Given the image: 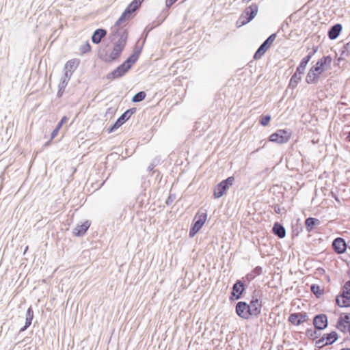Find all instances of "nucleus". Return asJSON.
I'll return each instance as SVG.
<instances>
[{
    "mask_svg": "<svg viewBox=\"0 0 350 350\" xmlns=\"http://www.w3.org/2000/svg\"><path fill=\"white\" fill-rule=\"evenodd\" d=\"M234 181V178L233 176H230L217 184L214 188V198L217 199L224 195L229 187L232 185Z\"/></svg>",
    "mask_w": 350,
    "mask_h": 350,
    "instance_id": "f257e3e1",
    "label": "nucleus"
},
{
    "mask_svg": "<svg viewBox=\"0 0 350 350\" xmlns=\"http://www.w3.org/2000/svg\"><path fill=\"white\" fill-rule=\"evenodd\" d=\"M336 304L340 307H350V280L343 286V291L336 298Z\"/></svg>",
    "mask_w": 350,
    "mask_h": 350,
    "instance_id": "f03ea898",
    "label": "nucleus"
},
{
    "mask_svg": "<svg viewBox=\"0 0 350 350\" xmlns=\"http://www.w3.org/2000/svg\"><path fill=\"white\" fill-rule=\"evenodd\" d=\"M291 136V134L288 131L280 129L272 133L269 136V140L271 142L282 144L288 142Z\"/></svg>",
    "mask_w": 350,
    "mask_h": 350,
    "instance_id": "7ed1b4c3",
    "label": "nucleus"
},
{
    "mask_svg": "<svg viewBox=\"0 0 350 350\" xmlns=\"http://www.w3.org/2000/svg\"><path fill=\"white\" fill-rule=\"evenodd\" d=\"M276 38V33H272L259 46L254 55V59H260L266 51L270 48L273 42Z\"/></svg>",
    "mask_w": 350,
    "mask_h": 350,
    "instance_id": "20e7f679",
    "label": "nucleus"
},
{
    "mask_svg": "<svg viewBox=\"0 0 350 350\" xmlns=\"http://www.w3.org/2000/svg\"><path fill=\"white\" fill-rule=\"evenodd\" d=\"M207 218L206 213L199 214L196 216L194 222L189 230V236L193 237L202 228Z\"/></svg>",
    "mask_w": 350,
    "mask_h": 350,
    "instance_id": "39448f33",
    "label": "nucleus"
},
{
    "mask_svg": "<svg viewBox=\"0 0 350 350\" xmlns=\"http://www.w3.org/2000/svg\"><path fill=\"white\" fill-rule=\"evenodd\" d=\"M135 112V109L132 108L126 110L125 112H124L120 117L118 118V120L116 121V122L108 129V133H112L115 131L116 129H118L119 127H120L124 122H126Z\"/></svg>",
    "mask_w": 350,
    "mask_h": 350,
    "instance_id": "423d86ee",
    "label": "nucleus"
},
{
    "mask_svg": "<svg viewBox=\"0 0 350 350\" xmlns=\"http://www.w3.org/2000/svg\"><path fill=\"white\" fill-rule=\"evenodd\" d=\"M332 59L329 55L323 56L318 60L314 66L312 68L314 70L321 75L330 66Z\"/></svg>",
    "mask_w": 350,
    "mask_h": 350,
    "instance_id": "0eeeda50",
    "label": "nucleus"
},
{
    "mask_svg": "<svg viewBox=\"0 0 350 350\" xmlns=\"http://www.w3.org/2000/svg\"><path fill=\"white\" fill-rule=\"evenodd\" d=\"M236 313L243 319H249L252 316L249 305L245 301H239L237 304Z\"/></svg>",
    "mask_w": 350,
    "mask_h": 350,
    "instance_id": "6e6552de",
    "label": "nucleus"
},
{
    "mask_svg": "<svg viewBox=\"0 0 350 350\" xmlns=\"http://www.w3.org/2000/svg\"><path fill=\"white\" fill-rule=\"evenodd\" d=\"M248 305L252 316L258 317L260 314L262 301L258 299L256 291H254L252 298Z\"/></svg>",
    "mask_w": 350,
    "mask_h": 350,
    "instance_id": "1a4fd4ad",
    "label": "nucleus"
},
{
    "mask_svg": "<svg viewBox=\"0 0 350 350\" xmlns=\"http://www.w3.org/2000/svg\"><path fill=\"white\" fill-rule=\"evenodd\" d=\"M338 338V335L336 332H332L329 334H324L319 340L316 341V346L319 348L325 345H332Z\"/></svg>",
    "mask_w": 350,
    "mask_h": 350,
    "instance_id": "9d476101",
    "label": "nucleus"
},
{
    "mask_svg": "<svg viewBox=\"0 0 350 350\" xmlns=\"http://www.w3.org/2000/svg\"><path fill=\"white\" fill-rule=\"evenodd\" d=\"M113 36L119 38L114 46L119 47L120 49L123 51L127 40V31L123 29H117V31H113Z\"/></svg>",
    "mask_w": 350,
    "mask_h": 350,
    "instance_id": "9b49d317",
    "label": "nucleus"
},
{
    "mask_svg": "<svg viewBox=\"0 0 350 350\" xmlns=\"http://www.w3.org/2000/svg\"><path fill=\"white\" fill-rule=\"evenodd\" d=\"M313 325L315 329L323 330L327 327V317L325 314H319L313 318Z\"/></svg>",
    "mask_w": 350,
    "mask_h": 350,
    "instance_id": "f8f14e48",
    "label": "nucleus"
},
{
    "mask_svg": "<svg viewBox=\"0 0 350 350\" xmlns=\"http://www.w3.org/2000/svg\"><path fill=\"white\" fill-rule=\"evenodd\" d=\"M129 66H126L124 62L118 66L113 71L107 75L108 79H115L122 77L129 70Z\"/></svg>",
    "mask_w": 350,
    "mask_h": 350,
    "instance_id": "ddd939ff",
    "label": "nucleus"
},
{
    "mask_svg": "<svg viewBox=\"0 0 350 350\" xmlns=\"http://www.w3.org/2000/svg\"><path fill=\"white\" fill-rule=\"evenodd\" d=\"M337 328L343 332L350 333V314H345L344 316L340 317L337 323Z\"/></svg>",
    "mask_w": 350,
    "mask_h": 350,
    "instance_id": "4468645a",
    "label": "nucleus"
},
{
    "mask_svg": "<svg viewBox=\"0 0 350 350\" xmlns=\"http://www.w3.org/2000/svg\"><path fill=\"white\" fill-rule=\"evenodd\" d=\"M317 50H318L317 46L313 47L312 51L311 52H310L306 57H304L301 59L299 65L297 68L298 72H304L305 68H306L308 63L311 59L312 56L317 53Z\"/></svg>",
    "mask_w": 350,
    "mask_h": 350,
    "instance_id": "2eb2a0df",
    "label": "nucleus"
},
{
    "mask_svg": "<svg viewBox=\"0 0 350 350\" xmlns=\"http://www.w3.org/2000/svg\"><path fill=\"white\" fill-rule=\"evenodd\" d=\"M332 247L338 254H343L347 249V244L342 238L338 237L332 242Z\"/></svg>",
    "mask_w": 350,
    "mask_h": 350,
    "instance_id": "dca6fc26",
    "label": "nucleus"
},
{
    "mask_svg": "<svg viewBox=\"0 0 350 350\" xmlns=\"http://www.w3.org/2000/svg\"><path fill=\"white\" fill-rule=\"evenodd\" d=\"M306 313H293L288 317V321L295 325H299L306 321Z\"/></svg>",
    "mask_w": 350,
    "mask_h": 350,
    "instance_id": "f3484780",
    "label": "nucleus"
},
{
    "mask_svg": "<svg viewBox=\"0 0 350 350\" xmlns=\"http://www.w3.org/2000/svg\"><path fill=\"white\" fill-rule=\"evenodd\" d=\"M244 290V284L241 280H237L232 286V297H234L236 300L240 299Z\"/></svg>",
    "mask_w": 350,
    "mask_h": 350,
    "instance_id": "a211bd4d",
    "label": "nucleus"
},
{
    "mask_svg": "<svg viewBox=\"0 0 350 350\" xmlns=\"http://www.w3.org/2000/svg\"><path fill=\"white\" fill-rule=\"evenodd\" d=\"M258 11V7L257 4L252 3L249 7L246 8L244 12L242 13V18L247 16L249 20H252L257 14Z\"/></svg>",
    "mask_w": 350,
    "mask_h": 350,
    "instance_id": "6ab92c4d",
    "label": "nucleus"
},
{
    "mask_svg": "<svg viewBox=\"0 0 350 350\" xmlns=\"http://www.w3.org/2000/svg\"><path fill=\"white\" fill-rule=\"evenodd\" d=\"M90 226L88 221H85L81 225L77 226L73 230V234L75 236L80 237L83 235Z\"/></svg>",
    "mask_w": 350,
    "mask_h": 350,
    "instance_id": "aec40b11",
    "label": "nucleus"
},
{
    "mask_svg": "<svg viewBox=\"0 0 350 350\" xmlns=\"http://www.w3.org/2000/svg\"><path fill=\"white\" fill-rule=\"evenodd\" d=\"M342 25L339 23L332 26L328 31V37L330 40H335L338 38L342 31Z\"/></svg>",
    "mask_w": 350,
    "mask_h": 350,
    "instance_id": "412c9836",
    "label": "nucleus"
},
{
    "mask_svg": "<svg viewBox=\"0 0 350 350\" xmlns=\"http://www.w3.org/2000/svg\"><path fill=\"white\" fill-rule=\"evenodd\" d=\"M320 75V73L315 72L314 69L311 68L306 77V83L308 84L317 83Z\"/></svg>",
    "mask_w": 350,
    "mask_h": 350,
    "instance_id": "4be33fe9",
    "label": "nucleus"
},
{
    "mask_svg": "<svg viewBox=\"0 0 350 350\" xmlns=\"http://www.w3.org/2000/svg\"><path fill=\"white\" fill-rule=\"evenodd\" d=\"M272 230L273 233L280 239H282L286 236L284 227L278 222L274 224Z\"/></svg>",
    "mask_w": 350,
    "mask_h": 350,
    "instance_id": "5701e85b",
    "label": "nucleus"
},
{
    "mask_svg": "<svg viewBox=\"0 0 350 350\" xmlns=\"http://www.w3.org/2000/svg\"><path fill=\"white\" fill-rule=\"evenodd\" d=\"M107 34L106 30L103 29H96L92 36V41L94 44H98L100 42L102 38H103Z\"/></svg>",
    "mask_w": 350,
    "mask_h": 350,
    "instance_id": "b1692460",
    "label": "nucleus"
},
{
    "mask_svg": "<svg viewBox=\"0 0 350 350\" xmlns=\"http://www.w3.org/2000/svg\"><path fill=\"white\" fill-rule=\"evenodd\" d=\"M320 224V221L314 217H308L305 221V226L306 228V230L310 232H312L315 226H318Z\"/></svg>",
    "mask_w": 350,
    "mask_h": 350,
    "instance_id": "393cba45",
    "label": "nucleus"
},
{
    "mask_svg": "<svg viewBox=\"0 0 350 350\" xmlns=\"http://www.w3.org/2000/svg\"><path fill=\"white\" fill-rule=\"evenodd\" d=\"M262 273V268L260 266L256 267L250 273H247L243 279L247 282L252 281L256 277L260 275Z\"/></svg>",
    "mask_w": 350,
    "mask_h": 350,
    "instance_id": "a878e982",
    "label": "nucleus"
},
{
    "mask_svg": "<svg viewBox=\"0 0 350 350\" xmlns=\"http://www.w3.org/2000/svg\"><path fill=\"white\" fill-rule=\"evenodd\" d=\"M33 318V311L31 307H29L27 309V312H26L25 325L24 327H23L20 329V332H24L25 330H26L27 329V327H29L31 325V324L32 323Z\"/></svg>",
    "mask_w": 350,
    "mask_h": 350,
    "instance_id": "bb28decb",
    "label": "nucleus"
},
{
    "mask_svg": "<svg viewBox=\"0 0 350 350\" xmlns=\"http://www.w3.org/2000/svg\"><path fill=\"white\" fill-rule=\"evenodd\" d=\"M304 72H299L297 71V68L296 69L295 72L293 75L290 79L289 82V87L292 89H294L297 87V84L299 83V81L301 79V75H303Z\"/></svg>",
    "mask_w": 350,
    "mask_h": 350,
    "instance_id": "cd10ccee",
    "label": "nucleus"
},
{
    "mask_svg": "<svg viewBox=\"0 0 350 350\" xmlns=\"http://www.w3.org/2000/svg\"><path fill=\"white\" fill-rule=\"evenodd\" d=\"M142 1L143 0H133L125 9L126 12L131 15L139 8Z\"/></svg>",
    "mask_w": 350,
    "mask_h": 350,
    "instance_id": "c85d7f7f",
    "label": "nucleus"
},
{
    "mask_svg": "<svg viewBox=\"0 0 350 350\" xmlns=\"http://www.w3.org/2000/svg\"><path fill=\"white\" fill-rule=\"evenodd\" d=\"M122 50L119 47L113 46L112 51L107 55V62H113L116 60L121 54Z\"/></svg>",
    "mask_w": 350,
    "mask_h": 350,
    "instance_id": "c756f323",
    "label": "nucleus"
},
{
    "mask_svg": "<svg viewBox=\"0 0 350 350\" xmlns=\"http://www.w3.org/2000/svg\"><path fill=\"white\" fill-rule=\"evenodd\" d=\"M130 17V14L129 13L126 12V10L123 12L120 17L118 18V20L116 22L114 26L112 27V31H117V29H120L118 27L121 25L123 23L125 22L126 18H129Z\"/></svg>",
    "mask_w": 350,
    "mask_h": 350,
    "instance_id": "7c9ffc66",
    "label": "nucleus"
},
{
    "mask_svg": "<svg viewBox=\"0 0 350 350\" xmlns=\"http://www.w3.org/2000/svg\"><path fill=\"white\" fill-rule=\"evenodd\" d=\"M79 63V62L77 59L69 60L65 64L64 70L70 71V72H73L77 68Z\"/></svg>",
    "mask_w": 350,
    "mask_h": 350,
    "instance_id": "2f4dec72",
    "label": "nucleus"
},
{
    "mask_svg": "<svg viewBox=\"0 0 350 350\" xmlns=\"http://www.w3.org/2000/svg\"><path fill=\"white\" fill-rule=\"evenodd\" d=\"M138 57L139 55L137 53H133L124 63L126 66H129V68H131L132 65L137 62Z\"/></svg>",
    "mask_w": 350,
    "mask_h": 350,
    "instance_id": "473e14b6",
    "label": "nucleus"
},
{
    "mask_svg": "<svg viewBox=\"0 0 350 350\" xmlns=\"http://www.w3.org/2000/svg\"><path fill=\"white\" fill-rule=\"evenodd\" d=\"M146 93L144 91L139 92L132 98V101L134 103H138L142 101L146 98Z\"/></svg>",
    "mask_w": 350,
    "mask_h": 350,
    "instance_id": "72a5a7b5",
    "label": "nucleus"
},
{
    "mask_svg": "<svg viewBox=\"0 0 350 350\" xmlns=\"http://www.w3.org/2000/svg\"><path fill=\"white\" fill-rule=\"evenodd\" d=\"M310 290L317 297H319L323 294V290L317 284H312Z\"/></svg>",
    "mask_w": 350,
    "mask_h": 350,
    "instance_id": "f704fd0d",
    "label": "nucleus"
},
{
    "mask_svg": "<svg viewBox=\"0 0 350 350\" xmlns=\"http://www.w3.org/2000/svg\"><path fill=\"white\" fill-rule=\"evenodd\" d=\"M68 81L62 79V80L59 84V86H58V88H59L58 95L61 96L63 92L64 91V89L66 88V87L68 85Z\"/></svg>",
    "mask_w": 350,
    "mask_h": 350,
    "instance_id": "c9c22d12",
    "label": "nucleus"
},
{
    "mask_svg": "<svg viewBox=\"0 0 350 350\" xmlns=\"http://www.w3.org/2000/svg\"><path fill=\"white\" fill-rule=\"evenodd\" d=\"M251 21L252 20H249V18H247V16H245L242 18V14H241V16L239 17V20L237 21V24L238 25L239 27H240V26L245 25L247 24Z\"/></svg>",
    "mask_w": 350,
    "mask_h": 350,
    "instance_id": "e433bc0d",
    "label": "nucleus"
},
{
    "mask_svg": "<svg viewBox=\"0 0 350 350\" xmlns=\"http://www.w3.org/2000/svg\"><path fill=\"white\" fill-rule=\"evenodd\" d=\"M90 49H91V46H90L88 41H87L85 44H83V45H81L80 46V52L82 54L89 52L90 51Z\"/></svg>",
    "mask_w": 350,
    "mask_h": 350,
    "instance_id": "4c0bfd02",
    "label": "nucleus"
},
{
    "mask_svg": "<svg viewBox=\"0 0 350 350\" xmlns=\"http://www.w3.org/2000/svg\"><path fill=\"white\" fill-rule=\"evenodd\" d=\"M270 120H271L270 116H269V115L264 116H262L260 122L262 126H267L269 123Z\"/></svg>",
    "mask_w": 350,
    "mask_h": 350,
    "instance_id": "58836bf2",
    "label": "nucleus"
},
{
    "mask_svg": "<svg viewBox=\"0 0 350 350\" xmlns=\"http://www.w3.org/2000/svg\"><path fill=\"white\" fill-rule=\"evenodd\" d=\"M306 334H307V335L309 337H310V338H312L313 339H314L315 338L317 337V332L315 330H314V329H307Z\"/></svg>",
    "mask_w": 350,
    "mask_h": 350,
    "instance_id": "ea45409f",
    "label": "nucleus"
},
{
    "mask_svg": "<svg viewBox=\"0 0 350 350\" xmlns=\"http://www.w3.org/2000/svg\"><path fill=\"white\" fill-rule=\"evenodd\" d=\"M72 73L73 72H70V71H68V70H65L64 75V77L62 79L69 81L70 79V77H71V76L72 75Z\"/></svg>",
    "mask_w": 350,
    "mask_h": 350,
    "instance_id": "a19ab883",
    "label": "nucleus"
},
{
    "mask_svg": "<svg viewBox=\"0 0 350 350\" xmlns=\"http://www.w3.org/2000/svg\"><path fill=\"white\" fill-rule=\"evenodd\" d=\"M273 209H274V211L277 213V214H281L282 213V211L284 209V208H281L280 205L278 204H275L274 206H273Z\"/></svg>",
    "mask_w": 350,
    "mask_h": 350,
    "instance_id": "79ce46f5",
    "label": "nucleus"
},
{
    "mask_svg": "<svg viewBox=\"0 0 350 350\" xmlns=\"http://www.w3.org/2000/svg\"><path fill=\"white\" fill-rule=\"evenodd\" d=\"M347 53V55L350 54V41L344 46L342 53Z\"/></svg>",
    "mask_w": 350,
    "mask_h": 350,
    "instance_id": "37998d69",
    "label": "nucleus"
},
{
    "mask_svg": "<svg viewBox=\"0 0 350 350\" xmlns=\"http://www.w3.org/2000/svg\"><path fill=\"white\" fill-rule=\"evenodd\" d=\"M177 0H166L165 5L167 7L170 8L172 6Z\"/></svg>",
    "mask_w": 350,
    "mask_h": 350,
    "instance_id": "c03bdc74",
    "label": "nucleus"
},
{
    "mask_svg": "<svg viewBox=\"0 0 350 350\" xmlns=\"http://www.w3.org/2000/svg\"><path fill=\"white\" fill-rule=\"evenodd\" d=\"M59 131V130H58V129H55L53 131V132L51 133V140H52L53 139H54V138L57 136V133H58Z\"/></svg>",
    "mask_w": 350,
    "mask_h": 350,
    "instance_id": "a18cd8bd",
    "label": "nucleus"
},
{
    "mask_svg": "<svg viewBox=\"0 0 350 350\" xmlns=\"http://www.w3.org/2000/svg\"><path fill=\"white\" fill-rule=\"evenodd\" d=\"M173 199L172 198V196H170L166 201L167 204H170L171 202H172Z\"/></svg>",
    "mask_w": 350,
    "mask_h": 350,
    "instance_id": "49530a36",
    "label": "nucleus"
},
{
    "mask_svg": "<svg viewBox=\"0 0 350 350\" xmlns=\"http://www.w3.org/2000/svg\"><path fill=\"white\" fill-rule=\"evenodd\" d=\"M67 121V118L66 116H64L62 120H60V122L64 124Z\"/></svg>",
    "mask_w": 350,
    "mask_h": 350,
    "instance_id": "de8ad7c7",
    "label": "nucleus"
},
{
    "mask_svg": "<svg viewBox=\"0 0 350 350\" xmlns=\"http://www.w3.org/2000/svg\"><path fill=\"white\" fill-rule=\"evenodd\" d=\"M62 125H63V124L59 122L57 124V126L55 127V129H57L59 130V129L62 128Z\"/></svg>",
    "mask_w": 350,
    "mask_h": 350,
    "instance_id": "09e8293b",
    "label": "nucleus"
},
{
    "mask_svg": "<svg viewBox=\"0 0 350 350\" xmlns=\"http://www.w3.org/2000/svg\"><path fill=\"white\" fill-rule=\"evenodd\" d=\"M347 139L350 142V131L348 133V135L347 136Z\"/></svg>",
    "mask_w": 350,
    "mask_h": 350,
    "instance_id": "8fccbe9b",
    "label": "nucleus"
},
{
    "mask_svg": "<svg viewBox=\"0 0 350 350\" xmlns=\"http://www.w3.org/2000/svg\"><path fill=\"white\" fill-rule=\"evenodd\" d=\"M51 141V139H50L49 141H48V142L46 143V144H45V145H46V146L49 145V144H50Z\"/></svg>",
    "mask_w": 350,
    "mask_h": 350,
    "instance_id": "3c124183",
    "label": "nucleus"
},
{
    "mask_svg": "<svg viewBox=\"0 0 350 350\" xmlns=\"http://www.w3.org/2000/svg\"><path fill=\"white\" fill-rule=\"evenodd\" d=\"M340 350H350V349H348V348H345V349H342Z\"/></svg>",
    "mask_w": 350,
    "mask_h": 350,
    "instance_id": "603ef678",
    "label": "nucleus"
}]
</instances>
